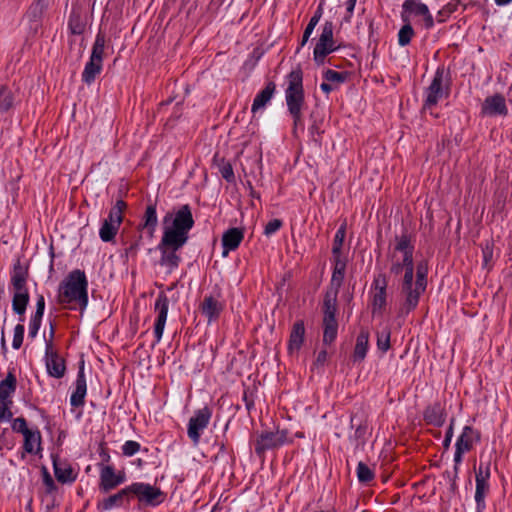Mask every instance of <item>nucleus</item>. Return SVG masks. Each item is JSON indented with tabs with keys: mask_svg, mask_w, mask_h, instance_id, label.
<instances>
[{
	"mask_svg": "<svg viewBox=\"0 0 512 512\" xmlns=\"http://www.w3.org/2000/svg\"><path fill=\"white\" fill-rule=\"evenodd\" d=\"M129 494L132 493L142 502L157 505L164 500V495L159 488L145 483H133L128 486Z\"/></svg>",
	"mask_w": 512,
	"mask_h": 512,
	"instance_id": "14",
	"label": "nucleus"
},
{
	"mask_svg": "<svg viewBox=\"0 0 512 512\" xmlns=\"http://www.w3.org/2000/svg\"><path fill=\"white\" fill-rule=\"evenodd\" d=\"M44 10H45L44 0H37L36 2H34L30 6L29 11H28V17H29L30 21H33V22L40 21L42 15L44 13Z\"/></svg>",
	"mask_w": 512,
	"mask_h": 512,
	"instance_id": "40",
	"label": "nucleus"
},
{
	"mask_svg": "<svg viewBox=\"0 0 512 512\" xmlns=\"http://www.w3.org/2000/svg\"><path fill=\"white\" fill-rule=\"evenodd\" d=\"M60 304H75L80 310L88 305V281L84 271L74 269L60 282L58 287Z\"/></svg>",
	"mask_w": 512,
	"mask_h": 512,
	"instance_id": "4",
	"label": "nucleus"
},
{
	"mask_svg": "<svg viewBox=\"0 0 512 512\" xmlns=\"http://www.w3.org/2000/svg\"><path fill=\"white\" fill-rule=\"evenodd\" d=\"M29 277V268L27 265H22L20 259L13 264L11 273V285L14 290H23L27 288V279Z\"/></svg>",
	"mask_w": 512,
	"mask_h": 512,
	"instance_id": "25",
	"label": "nucleus"
},
{
	"mask_svg": "<svg viewBox=\"0 0 512 512\" xmlns=\"http://www.w3.org/2000/svg\"><path fill=\"white\" fill-rule=\"evenodd\" d=\"M95 293H96V290H95V289H92V291H91V296H92V298H95Z\"/></svg>",
	"mask_w": 512,
	"mask_h": 512,
	"instance_id": "62",
	"label": "nucleus"
},
{
	"mask_svg": "<svg viewBox=\"0 0 512 512\" xmlns=\"http://www.w3.org/2000/svg\"><path fill=\"white\" fill-rule=\"evenodd\" d=\"M390 329L385 327L381 331L377 332V348L385 353L390 348Z\"/></svg>",
	"mask_w": 512,
	"mask_h": 512,
	"instance_id": "39",
	"label": "nucleus"
},
{
	"mask_svg": "<svg viewBox=\"0 0 512 512\" xmlns=\"http://www.w3.org/2000/svg\"><path fill=\"white\" fill-rule=\"evenodd\" d=\"M100 457L102 461H108L109 459V455L104 450L100 452Z\"/></svg>",
	"mask_w": 512,
	"mask_h": 512,
	"instance_id": "58",
	"label": "nucleus"
},
{
	"mask_svg": "<svg viewBox=\"0 0 512 512\" xmlns=\"http://www.w3.org/2000/svg\"><path fill=\"white\" fill-rule=\"evenodd\" d=\"M444 70L437 69L434 78L426 90V99L423 106V110H430L435 106L441 99L448 96V88L444 87Z\"/></svg>",
	"mask_w": 512,
	"mask_h": 512,
	"instance_id": "10",
	"label": "nucleus"
},
{
	"mask_svg": "<svg viewBox=\"0 0 512 512\" xmlns=\"http://www.w3.org/2000/svg\"><path fill=\"white\" fill-rule=\"evenodd\" d=\"M44 311H45V298L42 294H39L37 296V300H36V311L33 316H35L37 318H43Z\"/></svg>",
	"mask_w": 512,
	"mask_h": 512,
	"instance_id": "50",
	"label": "nucleus"
},
{
	"mask_svg": "<svg viewBox=\"0 0 512 512\" xmlns=\"http://www.w3.org/2000/svg\"><path fill=\"white\" fill-rule=\"evenodd\" d=\"M45 362L49 376L59 379L65 375V360L61 358L57 352L53 351V343L51 339L46 342Z\"/></svg>",
	"mask_w": 512,
	"mask_h": 512,
	"instance_id": "16",
	"label": "nucleus"
},
{
	"mask_svg": "<svg viewBox=\"0 0 512 512\" xmlns=\"http://www.w3.org/2000/svg\"><path fill=\"white\" fill-rule=\"evenodd\" d=\"M320 88L327 94L333 90L332 85H330L329 83H322Z\"/></svg>",
	"mask_w": 512,
	"mask_h": 512,
	"instance_id": "56",
	"label": "nucleus"
},
{
	"mask_svg": "<svg viewBox=\"0 0 512 512\" xmlns=\"http://www.w3.org/2000/svg\"><path fill=\"white\" fill-rule=\"evenodd\" d=\"M223 308V304L213 296H206L200 304V311L209 323L218 319Z\"/></svg>",
	"mask_w": 512,
	"mask_h": 512,
	"instance_id": "24",
	"label": "nucleus"
},
{
	"mask_svg": "<svg viewBox=\"0 0 512 512\" xmlns=\"http://www.w3.org/2000/svg\"><path fill=\"white\" fill-rule=\"evenodd\" d=\"M333 39V24L326 22L322 28L320 38L314 48V60L318 64H323L326 55L336 50Z\"/></svg>",
	"mask_w": 512,
	"mask_h": 512,
	"instance_id": "11",
	"label": "nucleus"
},
{
	"mask_svg": "<svg viewBox=\"0 0 512 512\" xmlns=\"http://www.w3.org/2000/svg\"><path fill=\"white\" fill-rule=\"evenodd\" d=\"M140 449V444L136 441H127L122 447L123 454L125 456H132L137 453Z\"/></svg>",
	"mask_w": 512,
	"mask_h": 512,
	"instance_id": "47",
	"label": "nucleus"
},
{
	"mask_svg": "<svg viewBox=\"0 0 512 512\" xmlns=\"http://www.w3.org/2000/svg\"><path fill=\"white\" fill-rule=\"evenodd\" d=\"M11 427L14 432L21 433L22 435H25L32 431L27 427V421L24 417L15 418L12 422Z\"/></svg>",
	"mask_w": 512,
	"mask_h": 512,
	"instance_id": "44",
	"label": "nucleus"
},
{
	"mask_svg": "<svg viewBox=\"0 0 512 512\" xmlns=\"http://www.w3.org/2000/svg\"><path fill=\"white\" fill-rule=\"evenodd\" d=\"M54 476L61 484H72L77 479V471L67 459L60 458L57 454H51Z\"/></svg>",
	"mask_w": 512,
	"mask_h": 512,
	"instance_id": "15",
	"label": "nucleus"
},
{
	"mask_svg": "<svg viewBox=\"0 0 512 512\" xmlns=\"http://www.w3.org/2000/svg\"><path fill=\"white\" fill-rule=\"evenodd\" d=\"M17 388V378L13 371H9L5 379L0 381V423L10 421L13 417L11 407L12 396Z\"/></svg>",
	"mask_w": 512,
	"mask_h": 512,
	"instance_id": "8",
	"label": "nucleus"
},
{
	"mask_svg": "<svg viewBox=\"0 0 512 512\" xmlns=\"http://www.w3.org/2000/svg\"><path fill=\"white\" fill-rule=\"evenodd\" d=\"M6 431H7V429H6V428H4V429H2V430L0 431V439L5 435ZM1 450H2V445H0V451H1Z\"/></svg>",
	"mask_w": 512,
	"mask_h": 512,
	"instance_id": "60",
	"label": "nucleus"
},
{
	"mask_svg": "<svg viewBox=\"0 0 512 512\" xmlns=\"http://www.w3.org/2000/svg\"><path fill=\"white\" fill-rule=\"evenodd\" d=\"M41 475L42 488L38 492L41 505L44 512H55L61 504L62 492L45 466L41 467Z\"/></svg>",
	"mask_w": 512,
	"mask_h": 512,
	"instance_id": "6",
	"label": "nucleus"
},
{
	"mask_svg": "<svg viewBox=\"0 0 512 512\" xmlns=\"http://www.w3.org/2000/svg\"><path fill=\"white\" fill-rule=\"evenodd\" d=\"M287 440V433L284 430L264 432L255 440V452L263 455L265 451L275 449L283 445Z\"/></svg>",
	"mask_w": 512,
	"mask_h": 512,
	"instance_id": "12",
	"label": "nucleus"
},
{
	"mask_svg": "<svg viewBox=\"0 0 512 512\" xmlns=\"http://www.w3.org/2000/svg\"><path fill=\"white\" fill-rule=\"evenodd\" d=\"M328 354L325 350H322L318 353L315 363L317 365H324L327 361Z\"/></svg>",
	"mask_w": 512,
	"mask_h": 512,
	"instance_id": "53",
	"label": "nucleus"
},
{
	"mask_svg": "<svg viewBox=\"0 0 512 512\" xmlns=\"http://www.w3.org/2000/svg\"><path fill=\"white\" fill-rule=\"evenodd\" d=\"M24 437V443H23V449L24 452L29 454H35L37 451L34 449V443L38 442V445L40 446L41 443V434L39 430L36 431H30L29 433L23 435Z\"/></svg>",
	"mask_w": 512,
	"mask_h": 512,
	"instance_id": "36",
	"label": "nucleus"
},
{
	"mask_svg": "<svg viewBox=\"0 0 512 512\" xmlns=\"http://www.w3.org/2000/svg\"><path fill=\"white\" fill-rule=\"evenodd\" d=\"M490 466L491 459L484 458V455L480 457V465L478 470L476 471V491H475V501L477 503V509L480 511L484 508V499L486 493L489 490L488 479L490 478Z\"/></svg>",
	"mask_w": 512,
	"mask_h": 512,
	"instance_id": "9",
	"label": "nucleus"
},
{
	"mask_svg": "<svg viewBox=\"0 0 512 512\" xmlns=\"http://www.w3.org/2000/svg\"><path fill=\"white\" fill-rule=\"evenodd\" d=\"M312 34L311 31H308L305 29L304 31V34H303V38H302V42H301V45H305V43L308 41L310 35Z\"/></svg>",
	"mask_w": 512,
	"mask_h": 512,
	"instance_id": "57",
	"label": "nucleus"
},
{
	"mask_svg": "<svg viewBox=\"0 0 512 512\" xmlns=\"http://www.w3.org/2000/svg\"><path fill=\"white\" fill-rule=\"evenodd\" d=\"M512 0H495V2L498 4V5H507L508 3H510Z\"/></svg>",
	"mask_w": 512,
	"mask_h": 512,
	"instance_id": "59",
	"label": "nucleus"
},
{
	"mask_svg": "<svg viewBox=\"0 0 512 512\" xmlns=\"http://www.w3.org/2000/svg\"><path fill=\"white\" fill-rule=\"evenodd\" d=\"M87 391L86 379L84 375V360L81 358L79 361V371L75 381V390L70 397V404L73 407H79L84 404Z\"/></svg>",
	"mask_w": 512,
	"mask_h": 512,
	"instance_id": "21",
	"label": "nucleus"
},
{
	"mask_svg": "<svg viewBox=\"0 0 512 512\" xmlns=\"http://www.w3.org/2000/svg\"><path fill=\"white\" fill-rule=\"evenodd\" d=\"M356 1L357 0H348L346 2V9H347V12H348V17H346V20H349L350 16L352 15L353 11H354V7H355V4H356Z\"/></svg>",
	"mask_w": 512,
	"mask_h": 512,
	"instance_id": "54",
	"label": "nucleus"
},
{
	"mask_svg": "<svg viewBox=\"0 0 512 512\" xmlns=\"http://www.w3.org/2000/svg\"><path fill=\"white\" fill-rule=\"evenodd\" d=\"M345 227L341 226L335 234L334 242H333V255L334 258H342L341 257V248L345 239Z\"/></svg>",
	"mask_w": 512,
	"mask_h": 512,
	"instance_id": "41",
	"label": "nucleus"
},
{
	"mask_svg": "<svg viewBox=\"0 0 512 512\" xmlns=\"http://www.w3.org/2000/svg\"><path fill=\"white\" fill-rule=\"evenodd\" d=\"M0 346H1V352L5 356L8 352V348H7V344H6L4 329H2Z\"/></svg>",
	"mask_w": 512,
	"mask_h": 512,
	"instance_id": "55",
	"label": "nucleus"
},
{
	"mask_svg": "<svg viewBox=\"0 0 512 512\" xmlns=\"http://www.w3.org/2000/svg\"><path fill=\"white\" fill-rule=\"evenodd\" d=\"M50 337L51 339L54 337V326L52 323H50Z\"/></svg>",
	"mask_w": 512,
	"mask_h": 512,
	"instance_id": "61",
	"label": "nucleus"
},
{
	"mask_svg": "<svg viewBox=\"0 0 512 512\" xmlns=\"http://www.w3.org/2000/svg\"><path fill=\"white\" fill-rule=\"evenodd\" d=\"M193 224L194 220L188 205L182 206L174 216L169 213L163 218V237L159 244L162 264L170 268L178 265L179 257L175 252L187 242L188 232Z\"/></svg>",
	"mask_w": 512,
	"mask_h": 512,
	"instance_id": "2",
	"label": "nucleus"
},
{
	"mask_svg": "<svg viewBox=\"0 0 512 512\" xmlns=\"http://www.w3.org/2000/svg\"><path fill=\"white\" fill-rule=\"evenodd\" d=\"M169 300L163 293L159 294L155 302V311L157 312V319L155 322L154 334L156 341L159 342L162 338L167 314H168Z\"/></svg>",
	"mask_w": 512,
	"mask_h": 512,
	"instance_id": "20",
	"label": "nucleus"
},
{
	"mask_svg": "<svg viewBox=\"0 0 512 512\" xmlns=\"http://www.w3.org/2000/svg\"><path fill=\"white\" fill-rule=\"evenodd\" d=\"M303 77L300 69L291 71L287 76L285 100L288 110L293 118L294 129L302 125V108L304 106Z\"/></svg>",
	"mask_w": 512,
	"mask_h": 512,
	"instance_id": "5",
	"label": "nucleus"
},
{
	"mask_svg": "<svg viewBox=\"0 0 512 512\" xmlns=\"http://www.w3.org/2000/svg\"><path fill=\"white\" fill-rule=\"evenodd\" d=\"M305 336V328L304 323L302 321H297L294 323L290 338L288 349L291 354L298 352L303 344Z\"/></svg>",
	"mask_w": 512,
	"mask_h": 512,
	"instance_id": "29",
	"label": "nucleus"
},
{
	"mask_svg": "<svg viewBox=\"0 0 512 512\" xmlns=\"http://www.w3.org/2000/svg\"><path fill=\"white\" fill-rule=\"evenodd\" d=\"M87 25V17L82 13L79 7H72V11L68 20V28L72 34L80 35L85 31Z\"/></svg>",
	"mask_w": 512,
	"mask_h": 512,
	"instance_id": "27",
	"label": "nucleus"
},
{
	"mask_svg": "<svg viewBox=\"0 0 512 512\" xmlns=\"http://www.w3.org/2000/svg\"><path fill=\"white\" fill-rule=\"evenodd\" d=\"M334 270L330 288L323 301V342L331 344L337 336L338 322L335 318L337 311V295L345 276L346 262L343 258H334Z\"/></svg>",
	"mask_w": 512,
	"mask_h": 512,
	"instance_id": "3",
	"label": "nucleus"
},
{
	"mask_svg": "<svg viewBox=\"0 0 512 512\" xmlns=\"http://www.w3.org/2000/svg\"><path fill=\"white\" fill-rule=\"evenodd\" d=\"M221 175L227 181H232L234 179V173L231 164L225 163L220 168Z\"/></svg>",
	"mask_w": 512,
	"mask_h": 512,
	"instance_id": "52",
	"label": "nucleus"
},
{
	"mask_svg": "<svg viewBox=\"0 0 512 512\" xmlns=\"http://www.w3.org/2000/svg\"><path fill=\"white\" fill-rule=\"evenodd\" d=\"M410 15L422 16L426 28L433 26V17L428 7L419 0H406L404 2L402 12L403 21L408 22Z\"/></svg>",
	"mask_w": 512,
	"mask_h": 512,
	"instance_id": "17",
	"label": "nucleus"
},
{
	"mask_svg": "<svg viewBox=\"0 0 512 512\" xmlns=\"http://www.w3.org/2000/svg\"><path fill=\"white\" fill-rule=\"evenodd\" d=\"M450 440H451L450 437H446L445 442L448 443V442H450Z\"/></svg>",
	"mask_w": 512,
	"mask_h": 512,
	"instance_id": "63",
	"label": "nucleus"
},
{
	"mask_svg": "<svg viewBox=\"0 0 512 512\" xmlns=\"http://www.w3.org/2000/svg\"><path fill=\"white\" fill-rule=\"evenodd\" d=\"M447 437H450V438H451V432H450V431H448V433H447Z\"/></svg>",
	"mask_w": 512,
	"mask_h": 512,
	"instance_id": "64",
	"label": "nucleus"
},
{
	"mask_svg": "<svg viewBox=\"0 0 512 512\" xmlns=\"http://www.w3.org/2000/svg\"><path fill=\"white\" fill-rule=\"evenodd\" d=\"M479 440V435L470 427H465L461 436L456 443V451L454 455L455 464L458 465L462 461V455L469 451L473 444Z\"/></svg>",
	"mask_w": 512,
	"mask_h": 512,
	"instance_id": "19",
	"label": "nucleus"
},
{
	"mask_svg": "<svg viewBox=\"0 0 512 512\" xmlns=\"http://www.w3.org/2000/svg\"><path fill=\"white\" fill-rule=\"evenodd\" d=\"M211 418V411L203 407L195 412L188 423V436L195 445L199 443L201 432L208 426Z\"/></svg>",
	"mask_w": 512,
	"mask_h": 512,
	"instance_id": "13",
	"label": "nucleus"
},
{
	"mask_svg": "<svg viewBox=\"0 0 512 512\" xmlns=\"http://www.w3.org/2000/svg\"><path fill=\"white\" fill-rule=\"evenodd\" d=\"M482 253H483V267L489 268L490 263L493 258V249H492V246L488 242L486 243L485 247H483Z\"/></svg>",
	"mask_w": 512,
	"mask_h": 512,
	"instance_id": "49",
	"label": "nucleus"
},
{
	"mask_svg": "<svg viewBox=\"0 0 512 512\" xmlns=\"http://www.w3.org/2000/svg\"><path fill=\"white\" fill-rule=\"evenodd\" d=\"M482 113L487 116L506 115L507 107L504 97L499 94L487 97L482 105Z\"/></svg>",
	"mask_w": 512,
	"mask_h": 512,
	"instance_id": "23",
	"label": "nucleus"
},
{
	"mask_svg": "<svg viewBox=\"0 0 512 512\" xmlns=\"http://www.w3.org/2000/svg\"><path fill=\"white\" fill-rule=\"evenodd\" d=\"M129 494L128 487L120 490L118 493L109 496L103 501V508L108 510L123 503L124 497Z\"/></svg>",
	"mask_w": 512,
	"mask_h": 512,
	"instance_id": "38",
	"label": "nucleus"
},
{
	"mask_svg": "<svg viewBox=\"0 0 512 512\" xmlns=\"http://www.w3.org/2000/svg\"><path fill=\"white\" fill-rule=\"evenodd\" d=\"M425 419L436 426H440L444 423L443 409L439 404L430 406L425 411Z\"/></svg>",
	"mask_w": 512,
	"mask_h": 512,
	"instance_id": "35",
	"label": "nucleus"
},
{
	"mask_svg": "<svg viewBox=\"0 0 512 512\" xmlns=\"http://www.w3.org/2000/svg\"><path fill=\"white\" fill-rule=\"evenodd\" d=\"M324 79L327 82H332V83L340 84V83L345 81L346 74L345 73H340V72H337V71H334V70H327V71L324 72Z\"/></svg>",
	"mask_w": 512,
	"mask_h": 512,
	"instance_id": "45",
	"label": "nucleus"
},
{
	"mask_svg": "<svg viewBox=\"0 0 512 512\" xmlns=\"http://www.w3.org/2000/svg\"><path fill=\"white\" fill-rule=\"evenodd\" d=\"M96 79V40L91 46L90 60L87 62L82 73V81L88 85Z\"/></svg>",
	"mask_w": 512,
	"mask_h": 512,
	"instance_id": "33",
	"label": "nucleus"
},
{
	"mask_svg": "<svg viewBox=\"0 0 512 512\" xmlns=\"http://www.w3.org/2000/svg\"><path fill=\"white\" fill-rule=\"evenodd\" d=\"M386 286L385 277L379 276L374 280V290L372 295L373 313L381 312L386 305Z\"/></svg>",
	"mask_w": 512,
	"mask_h": 512,
	"instance_id": "22",
	"label": "nucleus"
},
{
	"mask_svg": "<svg viewBox=\"0 0 512 512\" xmlns=\"http://www.w3.org/2000/svg\"><path fill=\"white\" fill-rule=\"evenodd\" d=\"M126 204L122 200H118L111 208L109 215L104 219L99 230V236L102 241L114 243L120 225L123 221V211Z\"/></svg>",
	"mask_w": 512,
	"mask_h": 512,
	"instance_id": "7",
	"label": "nucleus"
},
{
	"mask_svg": "<svg viewBox=\"0 0 512 512\" xmlns=\"http://www.w3.org/2000/svg\"><path fill=\"white\" fill-rule=\"evenodd\" d=\"M42 318H37L35 316H32L29 323V337L35 338L38 334V331L41 327Z\"/></svg>",
	"mask_w": 512,
	"mask_h": 512,
	"instance_id": "48",
	"label": "nucleus"
},
{
	"mask_svg": "<svg viewBox=\"0 0 512 512\" xmlns=\"http://www.w3.org/2000/svg\"><path fill=\"white\" fill-rule=\"evenodd\" d=\"M282 225L283 223L280 219H273L265 225L264 234L267 237H270L272 234L277 232L282 227Z\"/></svg>",
	"mask_w": 512,
	"mask_h": 512,
	"instance_id": "46",
	"label": "nucleus"
},
{
	"mask_svg": "<svg viewBox=\"0 0 512 512\" xmlns=\"http://www.w3.org/2000/svg\"><path fill=\"white\" fill-rule=\"evenodd\" d=\"M356 473L358 481L362 484H368L374 479L373 470L364 462L358 463Z\"/></svg>",
	"mask_w": 512,
	"mask_h": 512,
	"instance_id": "37",
	"label": "nucleus"
},
{
	"mask_svg": "<svg viewBox=\"0 0 512 512\" xmlns=\"http://www.w3.org/2000/svg\"><path fill=\"white\" fill-rule=\"evenodd\" d=\"M125 480L126 475L124 471H115V469L110 465H106L101 468L100 489L103 492L108 493L110 490L124 483Z\"/></svg>",
	"mask_w": 512,
	"mask_h": 512,
	"instance_id": "18",
	"label": "nucleus"
},
{
	"mask_svg": "<svg viewBox=\"0 0 512 512\" xmlns=\"http://www.w3.org/2000/svg\"><path fill=\"white\" fill-rule=\"evenodd\" d=\"M414 35V31L410 22H406L404 26L400 29L398 33V43L400 46H406L410 43L412 36Z\"/></svg>",
	"mask_w": 512,
	"mask_h": 512,
	"instance_id": "42",
	"label": "nucleus"
},
{
	"mask_svg": "<svg viewBox=\"0 0 512 512\" xmlns=\"http://www.w3.org/2000/svg\"><path fill=\"white\" fill-rule=\"evenodd\" d=\"M15 105V94L7 85H0V114L9 113Z\"/></svg>",
	"mask_w": 512,
	"mask_h": 512,
	"instance_id": "31",
	"label": "nucleus"
},
{
	"mask_svg": "<svg viewBox=\"0 0 512 512\" xmlns=\"http://www.w3.org/2000/svg\"><path fill=\"white\" fill-rule=\"evenodd\" d=\"M25 327L23 324L19 323L14 328V335L12 341V347L15 350L20 349L24 340Z\"/></svg>",
	"mask_w": 512,
	"mask_h": 512,
	"instance_id": "43",
	"label": "nucleus"
},
{
	"mask_svg": "<svg viewBox=\"0 0 512 512\" xmlns=\"http://www.w3.org/2000/svg\"><path fill=\"white\" fill-rule=\"evenodd\" d=\"M275 89L276 85L273 82H269L266 87L259 94H257L252 104L253 113L263 108L271 100Z\"/></svg>",
	"mask_w": 512,
	"mask_h": 512,
	"instance_id": "32",
	"label": "nucleus"
},
{
	"mask_svg": "<svg viewBox=\"0 0 512 512\" xmlns=\"http://www.w3.org/2000/svg\"><path fill=\"white\" fill-rule=\"evenodd\" d=\"M157 222L156 207L155 205H149L145 211L143 228L148 231L150 237L154 235Z\"/></svg>",
	"mask_w": 512,
	"mask_h": 512,
	"instance_id": "34",
	"label": "nucleus"
},
{
	"mask_svg": "<svg viewBox=\"0 0 512 512\" xmlns=\"http://www.w3.org/2000/svg\"><path fill=\"white\" fill-rule=\"evenodd\" d=\"M243 231L238 228H230L222 237L223 256H227L229 251L235 250L243 240Z\"/></svg>",
	"mask_w": 512,
	"mask_h": 512,
	"instance_id": "26",
	"label": "nucleus"
},
{
	"mask_svg": "<svg viewBox=\"0 0 512 512\" xmlns=\"http://www.w3.org/2000/svg\"><path fill=\"white\" fill-rule=\"evenodd\" d=\"M30 301V295L28 288H23V290H15L12 299V310L14 313L20 316V322L24 321V314L26 312L27 306Z\"/></svg>",
	"mask_w": 512,
	"mask_h": 512,
	"instance_id": "28",
	"label": "nucleus"
},
{
	"mask_svg": "<svg viewBox=\"0 0 512 512\" xmlns=\"http://www.w3.org/2000/svg\"><path fill=\"white\" fill-rule=\"evenodd\" d=\"M369 347V333L366 330H362L356 340L353 360L361 362L366 357L367 351Z\"/></svg>",
	"mask_w": 512,
	"mask_h": 512,
	"instance_id": "30",
	"label": "nucleus"
},
{
	"mask_svg": "<svg viewBox=\"0 0 512 512\" xmlns=\"http://www.w3.org/2000/svg\"><path fill=\"white\" fill-rule=\"evenodd\" d=\"M321 16H322V3L318 6L317 11L315 12L314 16L310 19V21L305 29L313 32V30H314L315 26L318 24Z\"/></svg>",
	"mask_w": 512,
	"mask_h": 512,
	"instance_id": "51",
	"label": "nucleus"
},
{
	"mask_svg": "<svg viewBox=\"0 0 512 512\" xmlns=\"http://www.w3.org/2000/svg\"><path fill=\"white\" fill-rule=\"evenodd\" d=\"M391 272L399 274L405 271L401 283L402 302L399 308V316L403 317L416 308L420 295L425 291L427 281V265L420 262L414 277L413 246L407 235H401L395 239L393 250L390 254Z\"/></svg>",
	"mask_w": 512,
	"mask_h": 512,
	"instance_id": "1",
	"label": "nucleus"
}]
</instances>
